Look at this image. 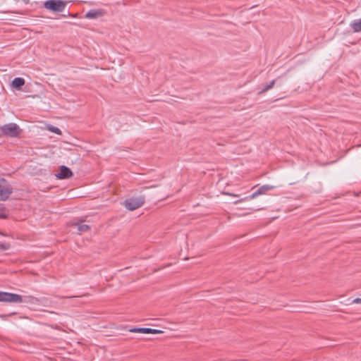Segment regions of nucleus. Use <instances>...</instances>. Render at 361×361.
Listing matches in <instances>:
<instances>
[{"label":"nucleus","instance_id":"1","mask_svg":"<svg viewBox=\"0 0 361 361\" xmlns=\"http://www.w3.org/2000/svg\"><path fill=\"white\" fill-rule=\"evenodd\" d=\"M32 299V297L23 298L21 295L16 293L0 291V302L21 303L30 302Z\"/></svg>","mask_w":361,"mask_h":361},{"label":"nucleus","instance_id":"2","mask_svg":"<svg viewBox=\"0 0 361 361\" xmlns=\"http://www.w3.org/2000/svg\"><path fill=\"white\" fill-rule=\"evenodd\" d=\"M145 197L140 195L126 200L123 204L127 209L133 211L142 206L145 203Z\"/></svg>","mask_w":361,"mask_h":361},{"label":"nucleus","instance_id":"3","mask_svg":"<svg viewBox=\"0 0 361 361\" xmlns=\"http://www.w3.org/2000/svg\"><path fill=\"white\" fill-rule=\"evenodd\" d=\"M66 6V3L62 0H47L44 3V7L54 12H62Z\"/></svg>","mask_w":361,"mask_h":361},{"label":"nucleus","instance_id":"4","mask_svg":"<svg viewBox=\"0 0 361 361\" xmlns=\"http://www.w3.org/2000/svg\"><path fill=\"white\" fill-rule=\"evenodd\" d=\"M1 130L4 135L12 137H18L22 131L19 126L14 123H9L1 126Z\"/></svg>","mask_w":361,"mask_h":361},{"label":"nucleus","instance_id":"5","mask_svg":"<svg viewBox=\"0 0 361 361\" xmlns=\"http://www.w3.org/2000/svg\"><path fill=\"white\" fill-rule=\"evenodd\" d=\"M13 188L8 182L0 177V201L6 200L12 193Z\"/></svg>","mask_w":361,"mask_h":361},{"label":"nucleus","instance_id":"6","mask_svg":"<svg viewBox=\"0 0 361 361\" xmlns=\"http://www.w3.org/2000/svg\"><path fill=\"white\" fill-rule=\"evenodd\" d=\"M276 186L271 185H264L259 188L255 192L250 196L245 197V200H252L258 197L259 195L265 194L267 191L274 189Z\"/></svg>","mask_w":361,"mask_h":361},{"label":"nucleus","instance_id":"7","mask_svg":"<svg viewBox=\"0 0 361 361\" xmlns=\"http://www.w3.org/2000/svg\"><path fill=\"white\" fill-rule=\"evenodd\" d=\"M73 173L69 168L65 166H60L59 172L57 174H56V176L59 179H65L71 177Z\"/></svg>","mask_w":361,"mask_h":361},{"label":"nucleus","instance_id":"8","mask_svg":"<svg viewBox=\"0 0 361 361\" xmlns=\"http://www.w3.org/2000/svg\"><path fill=\"white\" fill-rule=\"evenodd\" d=\"M103 12L99 9H92L85 14V18L88 19H94L102 16Z\"/></svg>","mask_w":361,"mask_h":361},{"label":"nucleus","instance_id":"9","mask_svg":"<svg viewBox=\"0 0 361 361\" xmlns=\"http://www.w3.org/2000/svg\"><path fill=\"white\" fill-rule=\"evenodd\" d=\"M25 84V80L22 78H15L12 82L11 85L13 87L19 89Z\"/></svg>","mask_w":361,"mask_h":361},{"label":"nucleus","instance_id":"10","mask_svg":"<svg viewBox=\"0 0 361 361\" xmlns=\"http://www.w3.org/2000/svg\"><path fill=\"white\" fill-rule=\"evenodd\" d=\"M351 27L355 32H360L361 31V18L354 20L351 23Z\"/></svg>","mask_w":361,"mask_h":361},{"label":"nucleus","instance_id":"11","mask_svg":"<svg viewBox=\"0 0 361 361\" xmlns=\"http://www.w3.org/2000/svg\"><path fill=\"white\" fill-rule=\"evenodd\" d=\"M130 331L133 333L149 334L150 328H133L130 329Z\"/></svg>","mask_w":361,"mask_h":361},{"label":"nucleus","instance_id":"12","mask_svg":"<svg viewBox=\"0 0 361 361\" xmlns=\"http://www.w3.org/2000/svg\"><path fill=\"white\" fill-rule=\"evenodd\" d=\"M77 226L78 231L80 233L86 232L89 229V226L84 224H78L75 225Z\"/></svg>","mask_w":361,"mask_h":361},{"label":"nucleus","instance_id":"13","mask_svg":"<svg viewBox=\"0 0 361 361\" xmlns=\"http://www.w3.org/2000/svg\"><path fill=\"white\" fill-rule=\"evenodd\" d=\"M47 129L51 132V133H54L57 135H61V131L59 128H58L57 127H55V126H49L47 127Z\"/></svg>","mask_w":361,"mask_h":361},{"label":"nucleus","instance_id":"14","mask_svg":"<svg viewBox=\"0 0 361 361\" xmlns=\"http://www.w3.org/2000/svg\"><path fill=\"white\" fill-rule=\"evenodd\" d=\"M7 213L4 209V207L1 205H0V219H4L6 218Z\"/></svg>","mask_w":361,"mask_h":361},{"label":"nucleus","instance_id":"15","mask_svg":"<svg viewBox=\"0 0 361 361\" xmlns=\"http://www.w3.org/2000/svg\"><path fill=\"white\" fill-rule=\"evenodd\" d=\"M10 248V244L7 243H0V250H7Z\"/></svg>","mask_w":361,"mask_h":361},{"label":"nucleus","instance_id":"16","mask_svg":"<svg viewBox=\"0 0 361 361\" xmlns=\"http://www.w3.org/2000/svg\"><path fill=\"white\" fill-rule=\"evenodd\" d=\"M274 83H275V80H273L272 81L270 82V83L269 85H267V86H265L263 88L262 92L267 91V90H270L271 88H272V87L274 86Z\"/></svg>","mask_w":361,"mask_h":361},{"label":"nucleus","instance_id":"17","mask_svg":"<svg viewBox=\"0 0 361 361\" xmlns=\"http://www.w3.org/2000/svg\"><path fill=\"white\" fill-rule=\"evenodd\" d=\"M163 331H161V330H159V329H151L150 328V331H149V334H161Z\"/></svg>","mask_w":361,"mask_h":361},{"label":"nucleus","instance_id":"18","mask_svg":"<svg viewBox=\"0 0 361 361\" xmlns=\"http://www.w3.org/2000/svg\"><path fill=\"white\" fill-rule=\"evenodd\" d=\"M353 303H355V304H361V298H355L353 300Z\"/></svg>","mask_w":361,"mask_h":361}]
</instances>
